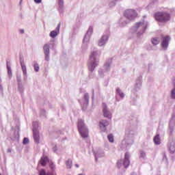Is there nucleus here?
<instances>
[{
    "mask_svg": "<svg viewBox=\"0 0 175 175\" xmlns=\"http://www.w3.org/2000/svg\"><path fill=\"white\" fill-rule=\"evenodd\" d=\"M154 18L159 23H166L170 20V14L165 12H158L154 14Z\"/></svg>",
    "mask_w": 175,
    "mask_h": 175,
    "instance_id": "obj_2",
    "label": "nucleus"
},
{
    "mask_svg": "<svg viewBox=\"0 0 175 175\" xmlns=\"http://www.w3.org/2000/svg\"><path fill=\"white\" fill-rule=\"evenodd\" d=\"M8 152H10V150H8Z\"/></svg>",
    "mask_w": 175,
    "mask_h": 175,
    "instance_id": "obj_38",
    "label": "nucleus"
},
{
    "mask_svg": "<svg viewBox=\"0 0 175 175\" xmlns=\"http://www.w3.org/2000/svg\"><path fill=\"white\" fill-rule=\"evenodd\" d=\"M33 139L36 143L39 144V141H40L39 133H36L33 131Z\"/></svg>",
    "mask_w": 175,
    "mask_h": 175,
    "instance_id": "obj_14",
    "label": "nucleus"
},
{
    "mask_svg": "<svg viewBox=\"0 0 175 175\" xmlns=\"http://www.w3.org/2000/svg\"><path fill=\"white\" fill-rule=\"evenodd\" d=\"M152 44H154V45L159 44V38H152Z\"/></svg>",
    "mask_w": 175,
    "mask_h": 175,
    "instance_id": "obj_18",
    "label": "nucleus"
},
{
    "mask_svg": "<svg viewBox=\"0 0 175 175\" xmlns=\"http://www.w3.org/2000/svg\"><path fill=\"white\" fill-rule=\"evenodd\" d=\"M33 66H34V70H36V72H39V64H34Z\"/></svg>",
    "mask_w": 175,
    "mask_h": 175,
    "instance_id": "obj_24",
    "label": "nucleus"
},
{
    "mask_svg": "<svg viewBox=\"0 0 175 175\" xmlns=\"http://www.w3.org/2000/svg\"><path fill=\"white\" fill-rule=\"evenodd\" d=\"M21 68L23 75H27V66H25L24 64L21 63Z\"/></svg>",
    "mask_w": 175,
    "mask_h": 175,
    "instance_id": "obj_19",
    "label": "nucleus"
},
{
    "mask_svg": "<svg viewBox=\"0 0 175 175\" xmlns=\"http://www.w3.org/2000/svg\"><path fill=\"white\" fill-rule=\"evenodd\" d=\"M53 151H57V146L53 147Z\"/></svg>",
    "mask_w": 175,
    "mask_h": 175,
    "instance_id": "obj_30",
    "label": "nucleus"
},
{
    "mask_svg": "<svg viewBox=\"0 0 175 175\" xmlns=\"http://www.w3.org/2000/svg\"><path fill=\"white\" fill-rule=\"evenodd\" d=\"M43 50L45 55V60L50 61V44H45L43 46Z\"/></svg>",
    "mask_w": 175,
    "mask_h": 175,
    "instance_id": "obj_5",
    "label": "nucleus"
},
{
    "mask_svg": "<svg viewBox=\"0 0 175 175\" xmlns=\"http://www.w3.org/2000/svg\"><path fill=\"white\" fill-rule=\"evenodd\" d=\"M107 40V36H103L98 42V46H104V44L106 43Z\"/></svg>",
    "mask_w": 175,
    "mask_h": 175,
    "instance_id": "obj_12",
    "label": "nucleus"
},
{
    "mask_svg": "<svg viewBox=\"0 0 175 175\" xmlns=\"http://www.w3.org/2000/svg\"><path fill=\"white\" fill-rule=\"evenodd\" d=\"M124 16L129 20H133V18L137 17V12L134 10H126L124 12Z\"/></svg>",
    "mask_w": 175,
    "mask_h": 175,
    "instance_id": "obj_4",
    "label": "nucleus"
},
{
    "mask_svg": "<svg viewBox=\"0 0 175 175\" xmlns=\"http://www.w3.org/2000/svg\"><path fill=\"white\" fill-rule=\"evenodd\" d=\"M169 40H170V37L167 36L163 38L161 46L163 47V50H166V49H167V46H169Z\"/></svg>",
    "mask_w": 175,
    "mask_h": 175,
    "instance_id": "obj_8",
    "label": "nucleus"
},
{
    "mask_svg": "<svg viewBox=\"0 0 175 175\" xmlns=\"http://www.w3.org/2000/svg\"><path fill=\"white\" fill-rule=\"evenodd\" d=\"M35 3H42V0H34Z\"/></svg>",
    "mask_w": 175,
    "mask_h": 175,
    "instance_id": "obj_28",
    "label": "nucleus"
},
{
    "mask_svg": "<svg viewBox=\"0 0 175 175\" xmlns=\"http://www.w3.org/2000/svg\"><path fill=\"white\" fill-rule=\"evenodd\" d=\"M0 175H1V173H0Z\"/></svg>",
    "mask_w": 175,
    "mask_h": 175,
    "instance_id": "obj_39",
    "label": "nucleus"
},
{
    "mask_svg": "<svg viewBox=\"0 0 175 175\" xmlns=\"http://www.w3.org/2000/svg\"><path fill=\"white\" fill-rule=\"evenodd\" d=\"M116 92H118V94H119L120 98H124V93L121 92V90H120V88H117Z\"/></svg>",
    "mask_w": 175,
    "mask_h": 175,
    "instance_id": "obj_23",
    "label": "nucleus"
},
{
    "mask_svg": "<svg viewBox=\"0 0 175 175\" xmlns=\"http://www.w3.org/2000/svg\"><path fill=\"white\" fill-rule=\"evenodd\" d=\"M21 2H23V0H21Z\"/></svg>",
    "mask_w": 175,
    "mask_h": 175,
    "instance_id": "obj_35",
    "label": "nucleus"
},
{
    "mask_svg": "<svg viewBox=\"0 0 175 175\" xmlns=\"http://www.w3.org/2000/svg\"><path fill=\"white\" fill-rule=\"evenodd\" d=\"M154 143L156 144H161V138L159 135H157L153 139Z\"/></svg>",
    "mask_w": 175,
    "mask_h": 175,
    "instance_id": "obj_15",
    "label": "nucleus"
},
{
    "mask_svg": "<svg viewBox=\"0 0 175 175\" xmlns=\"http://www.w3.org/2000/svg\"><path fill=\"white\" fill-rule=\"evenodd\" d=\"M87 38V36H85L84 39H83V42H85V39Z\"/></svg>",
    "mask_w": 175,
    "mask_h": 175,
    "instance_id": "obj_32",
    "label": "nucleus"
},
{
    "mask_svg": "<svg viewBox=\"0 0 175 175\" xmlns=\"http://www.w3.org/2000/svg\"><path fill=\"white\" fill-rule=\"evenodd\" d=\"M103 113L104 117L111 120V113H110V111L107 110V106H106V104L105 103H103Z\"/></svg>",
    "mask_w": 175,
    "mask_h": 175,
    "instance_id": "obj_6",
    "label": "nucleus"
},
{
    "mask_svg": "<svg viewBox=\"0 0 175 175\" xmlns=\"http://www.w3.org/2000/svg\"><path fill=\"white\" fill-rule=\"evenodd\" d=\"M107 137H108V140L111 143H113L114 142V137L113 136V134L108 135Z\"/></svg>",
    "mask_w": 175,
    "mask_h": 175,
    "instance_id": "obj_20",
    "label": "nucleus"
},
{
    "mask_svg": "<svg viewBox=\"0 0 175 175\" xmlns=\"http://www.w3.org/2000/svg\"><path fill=\"white\" fill-rule=\"evenodd\" d=\"M135 28L136 29L140 28L142 33H144V31H146V28H147V25L143 22H139L135 24Z\"/></svg>",
    "mask_w": 175,
    "mask_h": 175,
    "instance_id": "obj_9",
    "label": "nucleus"
},
{
    "mask_svg": "<svg viewBox=\"0 0 175 175\" xmlns=\"http://www.w3.org/2000/svg\"><path fill=\"white\" fill-rule=\"evenodd\" d=\"M77 128L81 137L87 139L88 137V129L85 126L84 120L81 119L78 120Z\"/></svg>",
    "mask_w": 175,
    "mask_h": 175,
    "instance_id": "obj_1",
    "label": "nucleus"
},
{
    "mask_svg": "<svg viewBox=\"0 0 175 175\" xmlns=\"http://www.w3.org/2000/svg\"><path fill=\"white\" fill-rule=\"evenodd\" d=\"M58 35V33H57V31H52L50 33V37L51 38H55Z\"/></svg>",
    "mask_w": 175,
    "mask_h": 175,
    "instance_id": "obj_21",
    "label": "nucleus"
},
{
    "mask_svg": "<svg viewBox=\"0 0 175 175\" xmlns=\"http://www.w3.org/2000/svg\"><path fill=\"white\" fill-rule=\"evenodd\" d=\"M88 96V94L85 95V98H87Z\"/></svg>",
    "mask_w": 175,
    "mask_h": 175,
    "instance_id": "obj_33",
    "label": "nucleus"
},
{
    "mask_svg": "<svg viewBox=\"0 0 175 175\" xmlns=\"http://www.w3.org/2000/svg\"><path fill=\"white\" fill-rule=\"evenodd\" d=\"M130 155L128 152H126L124 154V159L123 161V165L124 167H128L129 166V164L131 163V161H129Z\"/></svg>",
    "mask_w": 175,
    "mask_h": 175,
    "instance_id": "obj_10",
    "label": "nucleus"
},
{
    "mask_svg": "<svg viewBox=\"0 0 175 175\" xmlns=\"http://www.w3.org/2000/svg\"><path fill=\"white\" fill-rule=\"evenodd\" d=\"M7 69H8V75L10 77H12V68L9 66V62H7Z\"/></svg>",
    "mask_w": 175,
    "mask_h": 175,
    "instance_id": "obj_17",
    "label": "nucleus"
},
{
    "mask_svg": "<svg viewBox=\"0 0 175 175\" xmlns=\"http://www.w3.org/2000/svg\"><path fill=\"white\" fill-rule=\"evenodd\" d=\"M20 32H21V33H24V29H21Z\"/></svg>",
    "mask_w": 175,
    "mask_h": 175,
    "instance_id": "obj_31",
    "label": "nucleus"
},
{
    "mask_svg": "<svg viewBox=\"0 0 175 175\" xmlns=\"http://www.w3.org/2000/svg\"><path fill=\"white\" fill-rule=\"evenodd\" d=\"M39 175H57V174L54 172H46V170L44 169H42L40 171Z\"/></svg>",
    "mask_w": 175,
    "mask_h": 175,
    "instance_id": "obj_13",
    "label": "nucleus"
},
{
    "mask_svg": "<svg viewBox=\"0 0 175 175\" xmlns=\"http://www.w3.org/2000/svg\"><path fill=\"white\" fill-rule=\"evenodd\" d=\"M140 157L144 158V157H146V153L144 152H141Z\"/></svg>",
    "mask_w": 175,
    "mask_h": 175,
    "instance_id": "obj_27",
    "label": "nucleus"
},
{
    "mask_svg": "<svg viewBox=\"0 0 175 175\" xmlns=\"http://www.w3.org/2000/svg\"><path fill=\"white\" fill-rule=\"evenodd\" d=\"M121 162H122L121 160L118 161L117 165H118V167H121Z\"/></svg>",
    "mask_w": 175,
    "mask_h": 175,
    "instance_id": "obj_29",
    "label": "nucleus"
},
{
    "mask_svg": "<svg viewBox=\"0 0 175 175\" xmlns=\"http://www.w3.org/2000/svg\"><path fill=\"white\" fill-rule=\"evenodd\" d=\"M47 162H49V157H47V156H44L41 157L40 163L42 166H45L46 165H47Z\"/></svg>",
    "mask_w": 175,
    "mask_h": 175,
    "instance_id": "obj_11",
    "label": "nucleus"
},
{
    "mask_svg": "<svg viewBox=\"0 0 175 175\" xmlns=\"http://www.w3.org/2000/svg\"><path fill=\"white\" fill-rule=\"evenodd\" d=\"M100 54L98 53V52H92L90 56V59L92 61V63H90L88 65L89 70L90 72H92L94 69H95V66H96V64H95V59H96V57H99Z\"/></svg>",
    "mask_w": 175,
    "mask_h": 175,
    "instance_id": "obj_3",
    "label": "nucleus"
},
{
    "mask_svg": "<svg viewBox=\"0 0 175 175\" xmlns=\"http://www.w3.org/2000/svg\"><path fill=\"white\" fill-rule=\"evenodd\" d=\"M76 167H79V165L76 164L75 165Z\"/></svg>",
    "mask_w": 175,
    "mask_h": 175,
    "instance_id": "obj_34",
    "label": "nucleus"
},
{
    "mask_svg": "<svg viewBox=\"0 0 175 175\" xmlns=\"http://www.w3.org/2000/svg\"><path fill=\"white\" fill-rule=\"evenodd\" d=\"M170 151L172 154L175 152V142H171L170 145Z\"/></svg>",
    "mask_w": 175,
    "mask_h": 175,
    "instance_id": "obj_16",
    "label": "nucleus"
},
{
    "mask_svg": "<svg viewBox=\"0 0 175 175\" xmlns=\"http://www.w3.org/2000/svg\"><path fill=\"white\" fill-rule=\"evenodd\" d=\"M109 121L107 120H100V131H102L103 132H106V131H107V126H109Z\"/></svg>",
    "mask_w": 175,
    "mask_h": 175,
    "instance_id": "obj_7",
    "label": "nucleus"
},
{
    "mask_svg": "<svg viewBox=\"0 0 175 175\" xmlns=\"http://www.w3.org/2000/svg\"><path fill=\"white\" fill-rule=\"evenodd\" d=\"M29 143V139L27 137L23 139V144H28Z\"/></svg>",
    "mask_w": 175,
    "mask_h": 175,
    "instance_id": "obj_25",
    "label": "nucleus"
},
{
    "mask_svg": "<svg viewBox=\"0 0 175 175\" xmlns=\"http://www.w3.org/2000/svg\"><path fill=\"white\" fill-rule=\"evenodd\" d=\"M49 167L52 170H55V165H54V163H51L49 165Z\"/></svg>",
    "mask_w": 175,
    "mask_h": 175,
    "instance_id": "obj_26",
    "label": "nucleus"
},
{
    "mask_svg": "<svg viewBox=\"0 0 175 175\" xmlns=\"http://www.w3.org/2000/svg\"><path fill=\"white\" fill-rule=\"evenodd\" d=\"M66 165L68 169H70V167H72V161H69V160L67 161L66 162Z\"/></svg>",
    "mask_w": 175,
    "mask_h": 175,
    "instance_id": "obj_22",
    "label": "nucleus"
},
{
    "mask_svg": "<svg viewBox=\"0 0 175 175\" xmlns=\"http://www.w3.org/2000/svg\"><path fill=\"white\" fill-rule=\"evenodd\" d=\"M8 152H10V150H8Z\"/></svg>",
    "mask_w": 175,
    "mask_h": 175,
    "instance_id": "obj_37",
    "label": "nucleus"
},
{
    "mask_svg": "<svg viewBox=\"0 0 175 175\" xmlns=\"http://www.w3.org/2000/svg\"><path fill=\"white\" fill-rule=\"evenodd\" d=\"M8 152H10V150H8Z\"/></svg>",
    "mask_w": 175,
    "mask_h": 175,
    "instance_id": "obj_36",
    "label": "nucleus"
}]
</instances>
